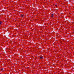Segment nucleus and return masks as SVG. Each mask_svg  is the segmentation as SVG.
<instances>
[{
	"label": "nucleus",
	"instance_id": "3",
	"mask_svg": "<svg viewBox=\"0 0 74 74\" xmlns=\"http://www.w3.org/2000/svg\"><path fill=\"white\" fill-rule=\"evenodd\" d=\"M40 59H42V57L41 56L40 57Z\"/></svg>",
	"mask_w": 74,
	"mask_h": 74
},
{
	"label": "nucleus",
	"instance_id": "5",
	"mask_svg": "<svg viewBox=\"0 0 74 74\" xmlns=\"http://www.w3.org/2000/svg\"><path fill=\"white\" fill-rule=\"evenodd\" d=\"M3 69H1V70L2 71H3Z\"/></svg>",
	"mask_w": 74,
	"mask_h": 74
},
{
	"label": "nucleus",
	"instance_id": "2",
	"mask_svg": "<svg viewBox=\"0 0 74 74\" xmlns=\"http://www.w3.org/2000/svg\"><path fill=\"white\" fill-rule=\"evenodd\" d=\"M24 15H25L24 14H21V17H23Z\"/></svg>",
	"mask_w": 74,
	"mask_h": 74
},
{
	"label": "nucleus",
	"instance_id": "1",
	"mask_svg": "<svg viewBox=\"0 0 74 74\" xmlns=\"http://www.w3.org/2000/svg\"><path fill=\"white\" fill-rule=\"evenodd\" d=\"M51 18H53V17H54V15H53V14H51Z\"/></svg>",
	"mask_w": 74,
	"mask_h": 74
},
{
	"label": "nucleus",
	"instance_id": "4",
	"mask_svg": "<svg viewBox=\"0 0 74 74\" xmlns=\"http://www.w3.org/2000/svg\"><path fill=\"white\" fill-rule=\"evenodd\" d=\"M1 23H2V22L0 21V25H1Z\"/></svg>",
	"mask_w": 74,
	"mask_h": 74
},
{
	"label": "nucleus",
	"instance_id": "6",
	"mask_svg": "<svg viewBox=\"0 0 74 74\" xmlns=\"http://www.w3.org/2000/svg\"><path fill=\"white\" fill-rule=\"evenodd\" d=\"M55 6H57V5H55Z\"/></svg>",
	"mask_w": 74,
	"mask_h": 74
}]
</instances>
